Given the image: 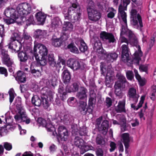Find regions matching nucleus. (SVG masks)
<instances>
[{
  "mask_svg": "<svg viewBox=\"0 0 156 156\" xmlns=\"http://www.w3.org/2000/svg\"><path fill=\"white\" fill-rule=\"evenodd\" d=\"M120 40L121 43H125L126 44H130L132 46H135L136 51L134 54L133 62L137 65L139 63L142 56L143 52L141 50L140 46L138 44V41L136 37L130 30L125 28L122 25L120 33Z\"/></svg>",
  "mask_w": 156,
  "mask_h": 156,
  "instance_id": "obj_1",
  "label": "nucleus"
},
{
  "mask_svg": "<svg viewBox=\"0 0 156 156\" xmlns=\"http://www.w3.org/2000/svg\"><path fill=\"white\" fill-rule=\"evenodd\" d=\"M38 122L43 126H45L47 130L51 132L52 135L56 136L58 142L66 141L68 137V132L66 128L63 126H60L58 129V133L55 132V129L54 126L50 123H46V121L42 118H38Z\"/></svg>",
  "mask_w": 156,
  "mask_h": 156,
  "instance_id": "obj_2",
  "label": "nucleus"
},
{
  "mask_svg": "<svg viewBox=\"0 0 156 156\" xmlns=\"http://www.w3.org/2000/svg\"><path fill=\"white\" fill-rule=\"evenodd\" d=\"M41 91L44 96L41 98L37 95L34 96L32 98V102L35 106L38 107L42 104L44 108H47L49 105V101H51L53 99V92L46 87L43 88Z\"/></svg>",
  "mask_w": 156,
  "mask_h": 156,
  "instance_id": "obj_3",
  "label": "nucleus"
},
{
  "mask_svg": "<svg viewBox=\"0 0 156 156\" xmlns=\"http://www.w3.org/2000/svg\"><path fill=\"white\" fill-rule=\"evenodd\" d=\"M80 12L78 4L73 3L72 6L69 8L67 12L64 13L65 20H68L72 23H75L80 18L81 15Z\"/></svg>",
  "mask_w": 156,
  "mask_h": 156,
  "instance_id": "obj_4",
  "label": "nucleus"
},
{
  "mask_svg": "<svg viewBox=\"0 0 156 156\" xmlns=\"http://www.w3.org/2000/svg\"><path fill=\"white\" fill-rule=\"evenodd\" d=\"M130 22L134 28L139 30L142 32L143 35L142 41L143 42L146 41L145 36L144 34L142 27H143L142 19L139 13H137L136 9H132L130 12Z\"/></svg>",
  "mask_w": 156,
  "mask_h": 156,
  "instance_id": "obj_5",
  "label": "nucleus"
},
{
  "mask_svg": "<svg viewBox=\"0 0 156 156\" xmlns=\"http://www.w3.org/2000/svg\"><path fill=\"white\" fill-rule=\"evenodd\" d=\"M16 105L18 112V113L14 117L16 121L18 122H23L27 124H29L30 119L27 117L24 107L21 104L20 99L18 101H16Z\"/></svg>",
  "mask_w": 156,
  "mask_h": 156,
  "instance_id": "obj_6",
  "label": "nucleus"
},
{
  "mask_svg": "<svg viewBox=\"0 0 156 156\" xmlns=\"http://www.w3.org/2000/svg\"><path fill=\"white\" fill-rule=\"evenodd\" d=\"M31 8L27 3L20 4L17 6L16 11L21 16L20 19L23 23H24L25 21V20H23V19H24L26 20V16H27L31 12Z\"/></svg>",
  "mask_w": 156,
  "mask_h": 156,
  "instance_id": "obj_7",
  "label": "nucleus"
},
{
  "mask_svg": "<svg viewBox=\"0 0 156 156\" xmlns=\"http://www.w3.org/2000/svg\"><path fill=\"white\" fill-rule=\"evenodd\" d=\"M130 2V0H123V3L121 4L119 7V15L118 17L120 21L122 20L126 26L127 25V15L124 11L126 10L127 6Z\"/></svg>",
  "mask_w": 156,
  "mask_h": 156,
  "instance_id": "obj_8",
  "label": "nucleus"
},
{
  "mask_svg": "<svg viewBox=\"0 0 156 156\" xmlns=\"http://www.w3.org/2000/svg\"><path fill=\"white\" fill-rule=\"evenodd\" d=\"M119 80L115 82L114 87L115 94L118 96L122 95V91L125 90L126 87L128 85V83L126 79H119Z\"/></svg>",
  "mask_w": 156,
  "mask_h": 156,
  "instance_id": "obj_9",
  "label": "nucleus"
},
{
  "mask_svg": "<svg viewBox=\"0 0 156 156\" xmlns=\"http://www.w3.org/2000/svg\"><path fill=\"white\" fill-rule=\"evenodd\" d=\"M74 144L80 149V153L83 154L86 151L91 149L92 147L87 145L84 143L83 140L79 137L76 136L74 140Z\"/></svg>",
  "mask_w": 156,
  "mask_h": 156,
  "instance_id": "obj_10",
  "label": "nucleus"
},
{
  "mask_svg": "<svg viewBox=\"0 0 156 156\" xmlns=\"http://www.w3.org/2000/svg\"><path fill=\"white\" fill-rule=\"evenodd\" d=\"M89 19L91 20L96 22L98 21L101 17L100 13L94 8L93 5H89L87 8Z\"/></svg>",
  "mask_w": 156,
  "mask_h": 156,
  "instance_id": "obj_11",
  "label": "nucleus"
},
{
  "mask_svg": "<svg viewBox=\"0 0 156 156\" xmlns=\"http://www.w3.org/2000/svg\"><path fill=\"white\" fill-rule=\"evenodd\" d=\"M101 74L103 75L106 78H112L113 77V72L111 69V66L110 64L108 66L107 69H106V65L104 62L101 63Z\"/></svg>",
  "mask_w": 156,
  "mask_h": 156,
  "instance_id": "obj_12",
  "label": "nucleus"
},
{
  "mask_svg": "<svg viewBox=\"0 0 156 156\" xmlns=\"http://www.w3.org/2000/svg\"><path fill=\"white\" fill-rule=\"evenodd\" d=\"M67 66L73 70H76L80 69H83L84 68L83 63L81 62H79L73 59H69L67 62Z\"/></svg>",
  "mask_w": 156,
  "mask_h": 156,
  "instance_id": "obj_13",
  "label": "nucleus"
},
{
  "mask_svg": "<svg viewBox=\"0 0 156 156\" xmlns=\"http://www.w3.org/2000/svg\"><path fill=\"white\" fill-rule=\"evenodd\" d=\"M121 58L124 62H128L129 60V49L127 44H122L121 47Z\"/></svg>",
  "mask_w": 156,
  "mask_h": 156,
  "instance_id": "obj_14",
  "label": "nucleus"
},
{
  "mask_svg": "<svg viewBox=\"0 0 156 156\" xmlns=\"http://www.w3.org/2000/svg\"><path fill=\"white\" fill-rule=\"evenodd\" d=\"M7 47L12 52L15 53L18 52L21 50L22 48L21 44L18 41L16 42L13 41H11V42L6 46V47Z\"/></svg>",
  "mask_w": 156,
  "mask_h": 156,
  "instance_id": "obj_15",
  "label": "nucleus"
},
{
  "mask_svg": "<svg viewBox=\"0 0 156 156\" xmlns=\"http://www.w3.org/2000/svg\"><path fill=\"white\" fill-rule=\"evenodd\" d=\"M127 96L130 100L133 101L135 103L138 101L139 96L135 88L131 87L129 88L128 90Z\"/></svg>",
  "mask_w": 156,
  "mask_h": 156,
  "instance_id": "obj_16",
  "label": "nucleus"
},
{
  "mask_svg": "<svg viewBox=\"0 0 156 156\" xmlns=\"http://www.w3.org/2000/svg\"><path fill=\"white\" fill-rule=\"evenodd\" d=\"M73 28V25L70 22L64 21L62 32L63 35L65 37H66V35H67V37H68V34L72 30Z\"/></svg>",
  "mask_w": 156,
  "mask_h": 156,
  "instance_id": "obj_17",
  "label": "nucleus"
},
{
  "mask_svg": "<svg viewBox=\"0 0 156 156\" xmlns=\"http://www.w3.org/2000/svg\"><path fill=\"white\" fill-rule=\"evenodd\" d=\"M87 104L86 102L82 101L80 102L79 109L82 114L85 115L87 113L91 114L92 113V108L89 106L87 108Z\"/></svg>",
  "mask_w": 156,
  "mask_h": 156,
  "instance_id": "obj_18",
  "label": "nucleus"
},
{
  "mask_svg": "<svg viewBox=\"0 0 156 156\" xmlns=\"http://www.w3.org/2000/svg\"><path fill=\"white\" fill-rule=\"evenodd\" d=\"M68 38L67 35H66L65 37L63 35L59 38L53 37L51 39L52 44L55 47H60L62 44L63 41L66 40Z\"/></svg>",
  "mask_w": 156,
  "mask_h": 156,
  "instance_id": "obj_19",
  "label": "nucleus"
},
{
  "mask_svg": "<svg viewBox=\"0 0 156 156\" xmlns=\"http://www.w3.org/2000/svg\"><path fill=\"white\" fill-rule=\"evenodd\" d=\"M87 90L85 87H81L80 91L76 94L77 98L80 100H86L87 97Z\"/></svg>",
  "mask_w": 156,
  "mask_h": 156,
  "instance_id": "obj_20",
  "label": "nucleus"
},
{
  "mask_svg": "<svg viewBox=\"0 0 156 156\" xmlns=\"http://www.w3.org/2000/svg\"><path fill=\"white\" fill-rule=\"evenodd\" d=\"M100 37L103 40H108L109 43H113L116 41L112 34L108 33L105 32H102L101 33Z\"/></svg>",
  "mask_w": 156,
  "mask_h": 156,
  "instance_id": "obj_21",
  "label": "nucleus"
},
{
  "mask_svg": "<svg viewBox=\"0 0 156 156\" xmlns=\"http://www.w3.org/2000/svg\"><path fill=\"white\" fill-rule=\"evenodd\" d=\"M38 23L39 25H43L45 23L46 16L41 12L36 13L35 15Z\"/></svg>",
  "mask_w": 156,
  "mask_h": 156,
  "instance_id": "obj_22",
  "label": "nucleus"
},
{
  "mask_svg": "<svg viewBox=\"0 0 156 156\" xmlns=\"http://www.w3.org/2000/svg\"><path fill=\"white\" fill-rule=\"evenodd\" d=\"M122 138L123 142L126 150L128 148L129 146V143L132 140V138L129 136V134L127 133H124L122 134Z\"/></svg>",
  "mask_w": 156,
  "mask_h": 156,
  "instance_id": "obj_23",
  "label": "nucleus"
},
{
  "mask_svg": "<svg viewBox=\"0 0 156 156\" xmlns=\"http://www.w3.org/2000/svg\"><path fill=\"white\" fill-rule=\"evenodd\" d=\"M108 121L104 120L102 122L101 125L98 128L99 130L104 135H105L108 131Z\"/></svg>",
  "mask_w": 156,
  "mask_h": 156,
  "instance_id": "obj_24",
  "label": "nucleus"
},
{
  "mask_svg": "<svg viewBox=\"0 0 156 156\" xmlns=\"http://www.w3.org/2000/svg\"><path fill=\"white\" fill-rule=\"evenodd\" d=\"M37 49L39 51V54L42 57H45L47 55L48 50L46 47L44 45L41 44L39 46L38 45Z\"/></svg>",
  "mask_w": 156,
  "mask_h": 156,
  "instance_id": "obj_25",
  "label": "nucleus"
},
{
  "mask_svg": "<svg viewBox=\"0 0 156 156\" xmlns=\"http://www.w3.org/2000/svg\"><path fill=\"white\" fill-rule=\"evenodd\" d=\"M107 56L108 61L112 62L116 60L118 57V54L115 52L106 53L105 54Z\"/></svg>",
  "mask_w": 156,
  "mask_h": 156,
  "instance_id": "obj_26",
  "label": "nucleus"
},
{
  "mask_svg": "<svg viewBox=\"0 0 156 156\" xmlns=\"http://www.w3.org/2000/svg\"><path fill=\"white\" fill-rule=\"evenodd\" d=\"M79 86L77 83H74L71 86H67L66 87V91L67 92H74L77 91Z\"/></svg>",
  "mask_w": 156,
  "mask_h": 156,
  "instance_id": "obj_27",
  "label": "nucleus"
},
{
  "mask_svg": "<svg viewBox=\"0 0 156 156\" xmlns=\"http://www.w3.org/2000/svg\"><path fill=\"white\" fill-rule=\"evenodd\" d=\"M48 63L51 67L57 69L58 65H59L56 64L54 59V55L53 54H49L48 56Z\"/></svg>",
  "mask_w": 156,
  "mask_h": 156,
  "instance_id": "obj_28",
  "label": "nucleus"
},
{
  "mask_svg": "<svg viewBox=\"0 0 156 156\" xmlns=\"http://www.w3.org/2000/svg\"><path fill=\"white\" fill-rule=\"evenodd\" d=\"M125 103L124 100L119 101L118 105L115 108V110L117 112H126L125 108Z\"/></svg>",
  "mask_w": 156,
  "mask_h": 156,
  "instance_id": "obj_29",
  "label": "nucleus"
},
{
  "mask_svg": "<svg viewBox=\"0 0 156 156\" xmlns=\"http://www.w3.org/2000/svg\"><path fill=\"white\" fill-rule=\"evenodd\" d=\"M18 57L21 62H26L28 58V56L26 51H20L18 53Z\"/></svg>",
  "mask_w": 156,
  "mask_h": 156,
  "instance_id": "obj_30",
  "label": "nucleus"
},
{
  "mask_svg": "<svg viewBox=\"0 0 156 156\" xmlns=\"http://www.w3.org/2000/svg\"><path fill=\"white\" fill-rule=\"evenodd\" d=\"M46 32L44 30L37 29L34 32V35L37 38H43L46 36Z\"/></svg>",
  "mask_w": 156,
  "mask_h": 156,
  "instance_id": "obj_31",
  "label": "nucleus"
},
{
  "mask_svg": "<svg viewBox=\"0 0 156 156\" xmlns=\"http://www.w3.org/2000/svg\"><path fill=\"white\" fill-rule=\"evenodd\" d=\"M61 119L62 122H63L65 124H68L72 121L73 118L71 115L67 114L62 117Z\"/></svg>",
  "mask_w": 156,
  "mask_h": 156,
  "instance_id": "obj_32",
  "label": "nucleus"
},
{
  "mask_svg": "<svg viewBox=\"0 0 156 156\" xmlns=\"http://www.w3.org/2000/svg\"><path fill=\"white\" fill-rule=\"evenodd\" d=\"M144 97L142 96L141 97V100L138 105L137 106H136L134 104H131V108H133L134 110H137L139 108L142 107V105L144 103Z\"/></svg>",
  "mask_w": 156,
  "mask_h": 156,
  "instance_id": "obj_33",
  "label": "nucleus"
},
{
  "mask_svg": "<svg viewBox=\"0 0 156 156\" xmlns=\"http://www.w3.org/2000/svg\"><path fill=\"white\" fill-rule=\"evenodd\" d=\"M5 65L8 67L9 71L10 72L12 73L13 72L15 69L16 66L13 61L11 60L7 63V64H5Z\"/></svg>",
  "mask_w": 156,
  "mask_h": 156,
  "instance_id": "obj_34",
  "label": "nucleus"
},
{
  "mask_svg": "<svg viewBox=\"0 0 156 156\" xmlns=\"http://www.w3.org/2000/svg\"><path fill=\"white\" fill-rule=\"evenodd\" d=\"M68 105L71 106H75L77 104L76 99L72 97L69 98L67 100Z\"/></svg>",
  "mask_w": 156,
  "mask_h": 156,
  "instance_id": "obj_35",
  "label": "nucleus"
},
{
  "mask_svg": "<svg viewBox=\"0 0 156 156\" xmlns=\"http://www.w3.org/2000/svg\"><path fill=\"white\" fill-rule=\"evenodd\" d=\"M80 45L79 47L80 50L82 52H84L87 50V46L83 40L80 41Z\"/></svg>",
  "mask_w": 156,
  "mask_h": 156,
  "instance_id": "obj_36",
  "label": "nucleus"
},
{
  "mask_svg": "<svg viewBox=\"0 0 156 156\" xmlns=\"http://www.w3.org/2000/svg\"><path fill=\"white\" fill-rule=\"evenodd\" d=\"M67 48L70 51L74 53H77L78 51L77 48L73 43H71L68 45Z\"/></svg>",
  "mask_w": 156,
  "mask_h": 156,
  "instance_id": "obj_37",
  "label": "nucleus"
},
{
  "mask_svg": "<svg viewBox=\"0 0 156 156\" xmlns=\"http://www.w3.org/2000/svg\"><path fill=\"white\" fill-rule=\"evenodd\" d=\"M96 141V143L98 144L101 145H104L105 144V141L103 138L101 136V135H98L97 136Z\"/></svg>",
  "mask_w": 156,
  "mask_h": 156,
  "instance_id": "obj_38",
  "label": "nucleus"
},
{
  "mask_svg": "<svg viewBox=\"0 0 156 156\" xmlns=\"http://www.w3.org/2000/svg\"><path fill=\"white\" fill-rule=\"evenodd\" d=\"M47 61L45 57H42L41 59L39 60L37 62V65L38 66H44L47 63Z\"/></svg>",
  "mask_w": 156,
  "mask_h": 156,
  "instance_id": "obj_39",
  "label": "nucleus"
},
{
  "mask_svg": "<svg viewBox=\"0 0 156 156\" xmlns=\"http://www.w3.org/2000/svg\"><path fill=\"white\" fill-rule=\"evenodd\" d=\"M4 26L3 25L0 24V46H2V43L3 39V37L4 36Z\"/></svg>",
  "mask_w": 156,
  "mask_h": 156,
  "instance_id": "obj_40",
  "label": "nucleus"
},
{
  "mask_svg": "<svg viewBox=\"0 0 156 156\" xmlns=\"http://www.w3.org/2000/svg\"><path fill=\"white\" fill-rule=\"evenodd\" d=\"M26 19L25 20V21L26 22L27 24H28L29 25L33 23L34 21V19L33 16L32 15H30L29 17H26ZM23 20H25L24 19H23Z\"/></svg>",
  "mask_w": 156,
  "mask_h": 156,
  "instance_id": "obj_41",
  "label": "nucleus"
},
{
  "mask_svg": "<svg viewBox=\"0 0 156 156\" xmlns=\"http://www.w3.org/2000/svg\"><path fill=\"white\" fill-rule=\"evenodd\" d=\"M15 78H26L25 74L23 71L19 70L15 75Z\"/></svg>",
  "mask_w": 156,
  "mask_h": 156,
  "instance_id": "obj_42",
  "label": "nucleus"
},
{
  "mask_svg": "<svg viewBox=\"0 0 156 156\" xmlns=\"http://www.w3.org/2000/svg\"><path fill=\"white\" fill-rule=\"evenodd\" d=\"M9 101L11 103L13 101L14 98V91L12 88L10 89L9 91Z\"/></svg>",
  "mask_w": 156,
  "mask_h": 156,
  "instance_id": "obj_43",
  "label": "nucleus"
},
{
  "mask_svg": "<svg viewBox=\"0 0 156 156\" xmlns=\"http://www.w3.org/2000/svg\"><path fill=\"white\" fill-rule=\"evenodd\" d=\"M95 97H91L90 96L89 98L88 102V106L90 108H92V109L93 108V106L95 102Z\"/></svg>",
  "mask_w": 156,
  "mask_h": 156,
  "instance_id": "obj_44",
  "label": "nucleus"
},
{
  "mask_svg": "<svg viewBox=\"0 0 156 156\" xmlns=\"http://www.w3.org/2000/svg\"><path fill=\"white\" fill-rule=\"evenodd\" d=\"M94 49L98 50L101 49L102 48V44L99 40L96 41L94 44Z\"/></svg>",
  "mask_w": 156,
  "mask_h": 156,
  "instance_id": "obj_45",
  "label": "nucleus"
},
{
  "mask_svg": "<svg viewBox=\"0 0 156 156\" xmlns=\"http://www.w3.org/2000/svg\"><path fill=\"white\" fill-rule=\"evenodd\" d=\"M62 76L63 78H71L70 73L67 70H65L62 72Z\"/></svg>",
  "mask_w": 156,
  "mask_h": 156,
  "instance_id": "obj_46",
  "label": "nucleus"
},
{
  "mask_svg": "<svg viewBox=\"0 0 156 156\" xmlns=\"http://www.w3.org/2000/svg\"><path fill=\"white\" fill-rule=\"evenodd\" d=\"M5 122L3 121L4 123H6L8 125H10L12 124L13 119L12 117L9 116L8 117H5Z\"/></svg>",
  "mask_w": 156,
  "mask_h": 156,
  "instance_id": "obj_47",
  "label": "nucleus"
},
{
  "mask_svg": "<svg viewBox=\"0 0 156 156\" xmlns=\"http://www.w3.org/2000/svg\"><path fill=\"white\" fill-rule=\"evenodd\" d=\"M147 108V106L146 105L144 109H142L141 110L140 112H138L139 116L140 118L141 119H145V118L144 117V114L145 111V109Z\"/></svg>",
  "mask_w": 156,
  "mask_h": 156,
  "instance_id": "obj_48",
  "label": "nucleus"
},
{
  "mask_svg": "<svg viewBox=\"0 0 156 156\" xmlns=\"http://www.w3.org/2000/svg\"><path fill=\"white\" fill-rule=\"evenodd\" d=\"M3 146L5 148L7 151L10 150L12 147V144L7 142L4 143Z\"/></svg>",
  "mask_w": 156,
  "mask_h": 156,
  "instance_id": "obj_49",
  "label": "nucleus"
},
{
  "mask_svg": "<svg viewBox=\"0 0 156 156\" xmlns=\"http://www.w3.org/2000/svg\"><path fill=\"white\" fill-rule=\"evenodd\" d=\"M37 47L34 46V56L33 57V58H34V57L35 58L36 60L37 61H37H38L39 60H40L39 59V57L38 55V54L36 53V52H37Z\"/></svg>",
  "mask_w": 156,
  "mask_h": 156,
  "instance_id": "obj_50",
  "label": "nucleus"
},
{
  "mask_svg": "<svg viewBox=\"0 0 156 156\" xmlns=\"http://www.w3.org/2000/svg\"><path fill=\"white\" fill-rule=\"evenodd\" d=\"M60 20L58 19H54L52 23V26L53 27H57L59 25Z\"/></svg>",
  "mask_w": 156,
  "mask_h": 156,
  "instance_id": "obj_51",
  "label": "nucleus"
},
{
  "mask_svg": "<svg viewBox=\"0 0 156 156\" xmlns=\"http://www.w3.org/2000/svg\"><path fill=\"white\" fill-rule=\"evenodd\" d=\"M2 58L3 59V63L4 64H7V63L11 61L10 59V58L8 54L7 55H4L2 57Z\"/></svg>",
  "mask_w": 156,
  "mask_h": 156,
  "instance_id": "obj_52",
  "label": "nucleus"
},
{
  "mask_svg": "<svg viewBox=\"0 0 156 156\" xmlns=\"http://www.w3.org/2000/svg\"><path fill=\"white\" fill-rule=\"evenodd\" d=\"M138 81L140 86H144L147 83V81L145 79H136Z\"/></svg>",
  "mask_w": 156,
  "mask_h": 156,
  "instance_id": "obj_53",
  "label": "nucleus"
},
{
  "mask_svg": "<svg viewBox=\"0 0 156 156\" xmlns=\"http://www.w3.org/2000/svg\"><path fill=\"white\" fill-rule=\"evenodd\" d=\"M0 74H4L5 77L8 76V73L6 69L3 67H0Z\"/></svg>",
  "mask_w": 156,
  "mask_h": 156,
  "instance_id": "obj_54",
  "label": "nucleus"
},
{
  "mask_svg": "<svg viewBox=\"0 0 156 156\" xmlns=\"http://www.w3.org/2000/svg\"><path fill=\"white\" fill-rule=\"evenodd\" d=\"M86 129L85 127H83L80 129V130L79 131V134L81 136H85L87 134Z\"/></svg>",
  "mask_w": 156,
  "mask_h": 156,
  "instance_id": "obj_55",
  "label": "nucleus"
},
{
  "mask_svg": "<svg viewBox=\"0 0 156 156\" xmlns=\"http://www.w3.org/2000/svg\"><path fill=\"white\" fill-rule=\"evenodd\" d=\"M140 71L141 72H144L147 73L148 69V66L146 65H141L139 67Z\"/></svg>",
  "mask_w": 156,
  "mask_h": 156,
  "instance_id": "obj_56",
  "label": "nucleus"
},
{
  "mask_svg": "<svg viewBox=\"0 0 156 156\" xmlns=\"http://www.w3.org/2000/svg\"><path fill=\"white\" fill-rule=\"evenodd\" d=\"M19 35L17 32H14L12 35V37L10 38L11 41H15L16 40V38L19 37Z\"/></svg>",
  "mask_w": 156,
  "mask_h": 156,
  "instance_id": "obj_57",
  "label": "nucleus"
},
{
  "mask_svg": "<svg viewBox=\"0 0 156 156\" xmlns=\"http://www.w3.org/2000/svg\"><path fill=\"white\" fill-rule=\"evenodd\" d=\"M116 118L117 120H119L120 122H124L125 121L124 116L122 115L118 114L116 115Z\"/></svg>",
  "mask_w": 156,
  "mask_h": 156,
  "instance_id": "obj_58",
  "label": "nucleus"
},
{
  "mask_svg": "<svg viewBox=\"0 0 156 156\" xmlns=\"http://www.w3.org/2000/svg\"><path fill=\"white\" fill-rule=\"evenodd\" d=\"M66 90H65L64 87L62 86H60L58 89V92L62 95H65L66 94Z\"/></svg>",
  "mask_w": 156,
  "mask_h": 156,
  "instance_id": "obj_59",
  "label": "nucleus"
},
{
  "mask_svg": "<svg viewBox=\"0 0 156 156\" xmlns=\"http://www.w3.org/2000/svg\"><path fill=\"white\" fill-rule=\"evenodd\" d=\"M5 22L8 25L13 24L15 22V20L11 18H8L5 20Z\"/></svg>",
  "mask_w": 156,
  "mask_h": 156,
  "instance_id": "obj_60",
  "label": "nucleus"
},
{
  "mask_svg": "<svg viewBox=\"0 0 156 156\" xmlns=\"http://www.w3.org/2000/svg\"><path fill=\"white\" fill-rule=\"evenodd\" d=\"M106 106L108 108L110 107L112 105V99L109 98H107L106 100Z\"/></svg>",
  "mask_w": 156,
  "mask_h": 156,
  "instance_id": "obj_61",
  "label": "nucleus"
},
{
  "mask_svg": "<svg viewBox=\"0 0 156 156\" xmlns=\"http://www.w3.org/2000/svg\"><path fill=\"white\" fill-rule=\"evenodd\" d=\"M110 147L111 148L110 149V151L111 152L114 151L116 148V144L113 142H111L110 144Z\"/></svg>",
  "mask_w": 156,
  "mask_h": 156,
  "instance_id": "obj_62",
  "label": "nucleus"
},
{
  "mask_svg": "<svg viewBox=\"0 0 156 156\" xmlns=\"http://www.w3.org/2000/svg\"><path fill=\"white\" fill-rule=\"evenodd\" d=\"M57 148L56 146L55 145L52 144L50 145L49 149L51 152L53 153L56 150Z\"/></svg>",
  "mask_w": 156,
  "mask_h": 156,
  "instance_id": "obj_63",
  "label": "nucleus"
},
{
  "mask_svg": "<svg viewBox=\"0 0 156 156\" xmlns=\"http://www.w3.org/2000/svg\"><path fill=\"white\" fill-rule=\"evenodd\" d=\"M96 153L97 156H103V152L102 150L98 148L96 151Z\"/></svg>",
  "mask_w": 156,
  "mask_h": 156,
  "instance_id": "obj_64",
  "label": "nucleus"
}]
</instances>
